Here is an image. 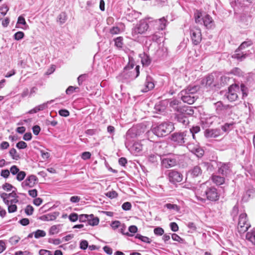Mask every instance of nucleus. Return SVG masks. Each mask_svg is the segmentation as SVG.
Listing matches in <instances>:
<instances>
[{"instance_id": "338daca9", "label": "nucleus", "mask_w": 255, "mask_h": 255, "mask_svg": "<svg viewBox=\"0 0 255 255\" xmlns=\"http://www.w3.org/2000/svg\"><path fill=\"white\" fill-rule=\"evenodd\" d=\"M110 33L112 34H119L120 32V29L118 26L113 27L110 29Z\"/></svg>"}, {"instance_id": "09e8293b", "label": "nucleus", "mask_w": 255, "mask_h": 255, "mask_svg": "<svg viewBox=\"0 0 255 255\" xmlns=\"http://www.w3.org/2000/svg\"><path fill=\"white\" fill-rule=\"evenodd\" d=\"M25 176L26 173L24 171H19L16 175V179L19 181H21L24 179V178L25 177Z\"/></svg>"}, {"instance_id": "2f4dec72", "label": "nucleus", "mask_w": 255, "mask_h": 255, "mask_svg": "<svg viewBox=\"0 0 255 255\" xmlns=\"http://www.w3.org/2000/svg\"><path fill=\"white\" fill-rule=\"evenodd\" d=\"M206 86L208 87L215 86L216 84L214 83V76L211 74L206 77L205 79Z\"/></svg>"}, {"instance_id": "f704fd0d", "label": "nucleus", "mask_w": 255, "mask_h": 255, "mask_svg": "<svg viewBox=\"0 0 255 255\" xmlns=\"http://www.w3.org/2000/svg\"><path fill=\"white\" fill-rule=\"evenodd\" d=\"M199 88L198 86H189L186 89L183 90V91L188 92L189 94L192 95H195L196 93L198 90Z\"/></svg>"}, {"instance_id": "dca6fc26", "label": "nucleus", "mask_w": 255, "mask_h": 255, "mask_svg": "<svg viewBox=\"0 0 255 255\" xmlns=\"http://www.w3.org/2000/svg\"><path fill=\"white\" fill-rule=\"evenodd\" d=\"M154 87V80L151 76L147 75L144 83V88L142 90L144 93L147 92L153 89Z\"/></svg>"}, {"instance_id": "5fc2aeb1", "label": "nucleus", "mask_w": 255, "mask_h": 255, "mask_svg": "<svg viewBox=\"0 0 255 255\" xmlns=\"http://www.w3.org/2000/svg\"><path fill=\"white\" fill-rule=\"evenodd\" d=\"M164 232V230L160 227H156L154 229V233L157 236H162Z\"/></svg>"}, {"instance_id": "8fccbe9b", "label": "nucleus", "mask_w": 255, "mask_h": 255, "mask_svg": "<svg viewBox=\"0 0 255 255\" xmlns=\"http://www.w3.org/2000/svg\"><path fill=\"white\" fill-rule=\"evenodd\" d=\"M68 218L71 222H74L78 220L79 216L77 213H73L69 215Z\"/></svg>"}, {"instance_id": "5701e85b", "label": "nucleus", "mask_w": 255, "mask_h": 255, "mask_svg": "<svg viewBox=\"0 0 255 255\" xmlns=\"http://www.w3.org/2000/svg\"><path fill=\"white\" fill-rule=\"evenodd\" d=\"M242 49L238 48L235 51V53L232 56V58L237 59V60L242 61L244 60L247 56V54L243 51Z\"/></svg>"}, {"instance_id": "9d476101", "label": "nucleus", "mask_w": 255, "mask_h": 255, "mask_svg": "<svg viewBox=\"0 0 255 255\" xmlns=\"http://www.w3.org/2000/svg\"><path fill=\"white\" fill-rule=\"evenodd\" d=\"M190 37L194 45H197L200 43L202 40L201 29L195 26H192L190 28Z\"/></svg>"}, {"instance_id": "c85d7f7f", "label": "nucleus", "mask_w": 255, "mask_h": 255, "mask_svg": "<svg viewBox=\"0 0 255 255\" xmlns=\"http://www.w3.org/2000/svg\"><path fill=\"white\" fill-rule=\"evenodd\" d=\"M88 221V225L92 226H97L99 223V219L98 217H95L93 214L90 215Z\"/></svg>"}, {"instance_id": "9b49d317", "label": "nucleus", "mask_w": 255, "mask_h": 255, "mask_svg": "<svg viewBox=\"0 0 255 255\" xmlns=\"http://www.w3.org/2000/svg\"><path fill=\"white\" fill-rule=\"evenodd\" d=\"M149 22L151 26L154 27L155 30H164L168 23L165 17L153 21H149Z\"/></svg>"}, {"instance_id": "20e7f679", "label": "nucleus", "mask_w": 255, "mask_h": 255, "mask_svg": "<svg viewBox=\"0 0 255 255\" xmlns=\"http://www.w3.org/2000/svg\"><path fill=\"white\" fill-rule=\"evenodd\" d=\"M173 128V125L171 123H163L154 128L152 133L156 136L161 137L168 134Z\"/></svg>"}, {"instance_id": "e2e57ef3", "label": "nucleus", "mask_w": 255, "mask_h": 255, "mask_svg": "<svg viewBox=\"0 0 255 255\" xmlns=\"http://www.w3.org/2000/svg\"><path fill=\"white\" fill-rule=\"evenodd\" d=\"M17 23L21 24H22V25L25 26V28L28 27V25L26 24V23L24 18L22 16H20L18 17V20H17Z\"/></svg>"}, {"instance_id": "393cba45", "label": "nucleus", "mask_w": 255, "mask_h": 255, "mask_svg": "<svg viewBox=\"0 0 255 255\" xmlns=\"http://www.w3.org/2000/svg\"><path fill=\"white\" fill-rule=\"evenodd\" d=\"M140 57L141 58V62L143 66L146 67L150 65L151 60L149 55L143 53L140 54Z\"/></svg>"}, {"instance_id": "0e129e2a", "label": "nucleus", "mask_w": 255, "mask_h": 255, "mask_svg": "<svg viewBox=\"0 0 255 255\" xmlns=\"http://www.w3.org/2000/svg\"><path fill=\"white\" fill-rule=\"evenodd\" d=\"M91 156L90 152L86 151L84 152L81 154V158L84 160L90 159Z\"/></svg>"}, {"instance_id": "13d9d810", "label": "nucleus", "mask_w": 255, "mask_h": 255, "mask_svg": "<svg viewBox=\"0 0 255 255\" xmlns=\"http://www.w3.org/2000/svg\"><path fill=\"white\" fill-rule=\"evenodd\" d=\"M34 209L31 205H27L25 209V212L27 215H31L33 214Z\"/></svg>"}, {"instance_id": "603ef678", "label": "nucleus", "mask_w": 255, "mask_h": 255, "mask_svg": "<svg viewBox=\"0 0 255 255\" xmlns=\"http://www.w3.org/2000/svg\"><path fill=\"white\" fill-rule=\"evenodd\" d=\"M90 217V215L81 214L79 216V220L80 222H86L88 221V219Z\"/></svg>"}, {"instance_id": "e433bc0d", "label": "nucleus", "mask_w": 255, "mask_h": 255, "mask_svg": "<svg viewBox=\"0 0 255 255\" xmlns=\"http://www.w3.org/2000/svg\"><path fill=\"white\" fill-rule=\"evenodd\" d=\"M34 238L36 239H39L40 238L44 237L46 234V232L41 230H37L34 232Z\"/></svg>"}, {"instance_id": "aec40b11", "label": "nucleus", "mask_w": 255, "mask_h": 255, "mask_svg": "<svg viewBox=\"0 0 255 255\" xmlns=\"http://www.w3.org/2000/svg\"><path fill=\"white\" fill-rule=\"evenodd\" d=\"M184 133H174L171 135V139L172 141L178 142V143H183L186 142Z\"/></svg>"}, {"instance_id": "412c9836", "label": "nucleus", "mask_w": 255, "mask_h": 255, "mask_svg": "<svg viewBox=\"0 0 255 255\" xmlns=\"http://www.w3.org/2000/svg\"><path fill=\"white\" fill-rule=\"evenodd\" d=\"M221 134L219 129H207L204 131V135L207 138H215Z\"/></svg>"}, {"instance_id": "de8ad7c7", "label": "nucleus", "mask_w": 255, "mask_h": 255, "mask_svg": "<svg viewBox=\"0 0 255 255\" xmlns=\"http://www.w3.org/2000/svg\"><path fill=\"white\" fill-rule=\"evenodd\" d=\"M9 154L12 158L14 159L17 160L19 156L18 153H17L16 150L14 148H12L9 151Z\"/></svg>"}, {"instance_id": "7ed1b4c3", "label": "nucleus", "mask_w": 255, "mask_h": 255, "mask_svg": "<svg viewBox=\"0 0 255 255\" xmlns=\"http://www.w3.org/2000/svg\"><path fill=\"white\" fill-rule=\"evenodd\" d=\"M246 89V86L243 84L241 85L240 87L237 84L232 85L229 87L228 92L225 96L229 101L234 102L237 100L239 94L241 92L243 94V97L247 96Z\"/></svg>"}, {"instance_id": "6e6552de", "label": "nucleus", "mask_w": 255, "mask_h": 255, "mask_svg": "<svg viewBox=\"0 0 255 255\" xmlns=\"http://www.w3.org/2000/svg\"><path fill=\"white\" fill-rule=\"evenodd\" d=\"M195 19L196 23H200L202 20L204 25L208 29L212 28L214 26V20L209 14H206L202 17V13L198 11L195 14Z\"/></svg>"}, {"instance_id": "58836bf2", "label": "nucleus", "mask_w": 255, "mask_h": 255, "mask_svg": "<svg viewBox=\"0 0 255 255\" xmlns=\"http://www.w3.org/2000/svg\"><path fill=\"white\" fill-rule=\"evenodd\" d=\"M135 238L136 239H138L140 240L141 241H142L144 243H150V239L148 237L143 236L141 235L140 234H136Z\"/></svg>"}, {"instance_id": "052dcab7", "label": "nucleus", "mask_w": 255, "mask_h": 255, "mask_svg": "<svg viewBox=\"0 0 255 255\" xmlns=\"http://www.w3.org/2000/svg\"><path fill=\"white\" fill-rule=\"evenodd\" d=\"M88 246V243L86 240H82L80 244V248L81 249L85 250Z\"/></svg>"}, {"instance_id": "864d4df0", "label": "nucleus", "mask_w": 255, "mask_h": 255, "mask_svg": "<svg viewBox=\"0 0 255 255\" xmlns=\"http://www.w3.org/2000/svg\"><path fill=\"white\" fill-rule=\"evenodd\" d=\"M231 72L234 75L238 76H241L243 75V72L242 70L240 68L237 67L233 69Z\"/></svg>"}, {"instance_id": "c756f323", "label": "nucleus", "mask_w": 255, "mask_h": 255, "mask_svg": "<svg viewBox=\"0 0 255 255\" xmlns=\"http://www.w3.org/2000/svg\"><path fill=\"white\" fill-rule=\"evenodd\" d=\"M234 122L230 123H226L221 126V129L224 132H228L234 128Z\"/></svg>"}, {"instance_id": "4c0bfd02", "label": "nucleus", "mask_w": 255, "mask_h": 255, "mask_svg": "<svg viewBox=\"0 0 255 255\" xmlns=\"http://www.w3.org/2000/svg\"><path fill=\"white\" fill-rule=\"evenodd\" d=\"M179 101L177 99H172L169 103L170 107L173 108L175 110L179 112V109L178 108V105L179 104Z\"/></svg>"}, {"instance_id": "6e6d98bb", "label": "nucleus", "mask_w": 255, "mask_h": 255, "mask_svg": "<svg viewBox=\"0 0 255 255\" xmlns=\"http://www.w3.org/2000/svg\"><path fill=\"white\" fill-rule=\"evenodd\" d=\"M24 33L22 31H18L14 35V37L15 40H19L21 39L24 37Z\"/></svg>"}, {"instance_id": "473e14b6", "label": "nucleus", "mask_w": 255, "mask_h": 255, "mask_svg": "<svg viewBox=\"0 0 255 255\" xmlns=\"http://www.w3.org/2000/svg\"><path fill=\"white\" fill-rule=\"evenodd\" d=\"M250 18L251 17L245 14L242 15L240 18L241 26L244 27L248 25L250 21Z\"/></svg>"}, {"instance_id": "a878e982", "label": "nucleus", "mask_w": 255, "mask_h": 255, "mask_svg": "<svg viewBox=\"0 0 255 255\" xmlns=\"http://www.w3.org/2000/svg\"><path fill=\"white\" fill-rule=\"evenodd\" d=\"M177 121L184 126L189 124V121L188 118L183 114H179L176 116Z\"/></svg>"}, {"instance_id": "cd10ccee", "label": "nucleus", "mask_w": 255, "mask_h": 255, "mask_svg": "<svg viewBox=\"0 0 255 255\" xmlns=\"http://www.w3.org/2000/svg\"><path fill=\"white\" fill-rule=\"evenodd\" d=\"M213 182L218 185L223 184L225 182V178L219 175H214L212 176Z\"/></svg>"}, {"instance_id": "3c124183", "label": "nucleus", "mask_w": 255, "mask_h": 255, "mask_svg": "<svg viewBox=\"0 0 255 255\" xmlns=\"http://www.w3.org/2000/svg\"><path fill=\"white\" fill-rule=\"evenodd\" d=\"M87 78L88 75L86 74H82L80 75L77 78L79 85H81L82 84L83 82Z\"/></svg>"}, {"instance_id": "0eeeda50", "label": "nucleus", "mask_w": 255, "mask_h": 255, "mask_svg": "<svg viewBox=\"0 0 255 255\" xmlns=\"http://www.w3.org/2000/svg\"><path fill=\"white\" fill-rule=\"evenodd\" d=\"M144 19L140 20L136 26L132 30V35L133 36H136L137 34H143L146 31L149 27V19Z\"/></svg>"}, {"instance_id": "f03ea898", "label": "nucleus", "mask_w": 255, "mask_h": 255, "mask_svg": "<svg viewBox=\"0 0 255 255\" xmlns=\"http://www.w3.org/2000/svg\"><path fill=\"white\" fill-rule=\"evenodd\" d=\"M0 197L4 203L7 206L8 213H12L17 211V207L16 204L18 202V197L14 190L8 194L1 193L0 194Z\"/></svg>"}, {"instance_id": "f257e3e1", "label": "nucleus", "mask_w": 255, "mask_h": 255, "mask_svg": "<svg viewBox=\"0 0 255 255\" xmlns=\"http://www.w3.org/2000/svg\"><path fill=\"white\" fill-rule=\"evenodd\" d=\"M210 183L209 181H206L195 189V197L198 201L204 202L206 199L211 201H216L219 199V194L217 189L214 186L209 187Z\"/></svg>"}, {"instance_id": "7c9ffc66", "label": "nucleus", "mask_w": 255, "mask_h": 255, "mask_svg": "<svg viewBox=\"0 0 255 255\" xmlns=\"http://www.w3.org/2000/svg\"><path fill=\"white\" fill-rule=\"evenodd\" d=\"M246 239L255 246V231L252 230L246 234Z\"/></svg>"}, {"instance_id": "6ab92c4d", "label": "nucleus", "mask_w": 255, "mask_h": 255, "mask_svg": "<svg viewBox=\"0 0 255 255\" xmlns=\"http://www.w3.org/2000/svg\"><path fill=\"white\" fill-rule=\"evenodd\" d=\"M193 144H188L189 150L193 154H195L198 157H201L204 153V150L200 147L198 144H195L194 146L192 147Z\"/></svg>"}, {"instance_id": "c03bdc74", "label": "nucleus", "mask_w": 255, "mask_h": 255, "mask_svg": "<svg viewBox=\"0 0 255 255\" xmlns=\"http://www.w3.org/2000/svg\"><path fill=\"white\" fill-rule=\"evenodd\" d=\"M8 10V8L7 6H2L0 7V19H2V17L4 16L7 11Z\"/></svg>"}, {"instance_id": "69168bd1", "label": "nucleus", "mask_w": 255, "mask_h": 255, "mask_svg": "<svg viewBox=\"0 0 255 255\" xmlns=\"http://www.w3.org/2000/svg\"><path fill=\"white\" fill-rule=\"evenodd\" d=\"M19 238L18 237H12L10 238L9 242L13 245H15L19 241Z\"/></svg>"}, {"instance_id": "39448f33", "label": "nucleus", "mask_w": 255, "mask_h": 255, "mask_svg": "<svg viewBox=\"0 0 255 255\" xmlns=\"http://www.w3.org/2000/svg\"><path fill=\"white\" fill-rule=\"evenodd\" d=\"M145 131V126L143 125L139 124L133 126L127 132L126 135V139L129 141L133 140L135 138L142 133H143Z\"/></svg>"}, {"instance_id": "a18cd8bd", "label": "nucleus", "mask_w": 255, "mask_h": 255, "mask_svg": "<svg viewBox=\"0 0 255 255\" xmlns=\"http://www.w3.org/2000/svg\"><path fill=\"white\" fill-rule=\"evenodd\" d=\"M253 44V42L251 40H248L243 42L240 46L239 47V48L243 50L245 48L249 47Z\"/></svg>"}, {"instance_id": "423d86ee", "label": "nucleus", "mask_w": 255, "mask_h": 255, "mask_svg": "<svg viewBox=\"0 0 255 255\" xmlns=\"http://www.w3.org/2000/svg\"><path fill=\"white\" fill-rule=\"evenodd\" d=\"M216 114L221 117L229 115L232 113V109L233 106L230 105H223L221 101H218L214 104Z\"/></svg>"}, {"instance_id": "4468645a", "label": "nucleus", "mask_w": 255, "mask_h": 255, "mask_svg": "<svg viewBox=\"0 0 255 255\" xmlns=\"http://www.w3.org/2000/svg\"><path fill=\"white\" fill-rule=\"evenodd\" d=\"M38 181V178L34 175H30L28 176L25 180L21 183V186L23 188L26 187L31 188L34 187Z\"/></svg>"}, {"instance_id": "1a4fd4ad", "label": "nucleus", "mask_w": 255, "mask_h": 255, "mask_svg": "<svg viewBox=\"0 0 255 255\" xmlns=\"http://www.w3.org/2000/svg\"><path fill=\"white\" fill-rule=\"evenodd\" d=\"M250 225L248 223L247 215L245 213L240 215L238 224V230L240 234L246 232L250 228Z\"/></svg>"}, {"instance_id": "37998d69", "label": "nucleus", "mask_w": 255, "mask_h": 255, "mask_svg": "<svg viewBox=\"0 0 255 255\" xmlns=\"http://www.w3.org/2000/svg\"><path fill=\"white\" fill-rule=\"evenodd\" d=\"M123 40L122 37H118L115 39V45L118 48H122L123 46Z\"/></svg>"}, {"instance_id": "680f3d73", "label": "nucleus", "mask_w": 255, "mask_h": 255, "mask_svg": "<svg viewBox=\"0 0 255 255\" xmlns=\"http://www.w3.org/2000/svg\"><path fill=\"white\" fill-rule=\"evenodd\" d=\"M9 171L12 174L15 175L19 171V169L16 165H12L10 167Z\"/></svg>"}, {"instance_id": "79ce46f5", "label": "nucleus", "mask_w": 255, "mask_h": 255, "mask_svg": "<svg viewBox=\"0 0 255 255\" xmlns=\"http://www.w3.org/2000/svg\"><path fill=\"white\" fill-rule=\"evenodd\" d=\"M165 207L167 209L170 210H174L177 211H178L180 209V208L176 204H172L170 203H167L165 205Z\"/></svg>"}, {"instance_id": "4d7b16f0", "label": "nucleus", "mask_w": 255, "mask_h": 255, "mask_svg": "<svg viewBox=\"0 0 255 255\" xmlns=\"http://www.w3.org/2000/svg\"><path fill=\"white\" fill-rule=\"evenodd\" d=\"M122 209L125 211H128L131 208V204L129 202H125L122 206Z\"/></svg>"}, {"instance_id": "b1692460", "label": "nucleus", "mask_w": 255, "mask_h": 255, "mask_svg": "<svg viewBox=\"0 0 255 255\" xmlns=\"http://www.w3.org/2000/svg\"><path fill=\"white\" fill-rule=\"evenodd\" d=\"M188 173L191 177H196L202 174V170L199 166L197 165L190 170Z\"/></svg>"}, {"instance_id": "2eb2a0df", "label": "nucleus", "mask_w": 255, "mask_h": 255, "mask_svg": "<svg viewBox=\"0 0 255 255\" xmlns=\"http://www.w3.org/2000/svg\"><path fill=\"white\" fill-rule=\"evenodd\" d=\"M142 144H126V147L130 152L134 155H139L141 154Z\"/></svg>"}, {"instance_id": "c9c22d12", "label": "nucleus", "mask_w": 255, "mask_h": 255, "mask_svg": "<svg viewBox=\"0 0 255 255\" xmlns=\"http://www.w3.org/2000/svg\"><path fill=\"white\" fill-rule=\"evenodd\" d=\"M67 15L65 12H61L57 17V21H58L60 24L65 23Z\"/></svg>"}, {"instance_id": "bb28decb", "label": "nucleus", "mask_w": 255, "mask_h": 255, "mask_svg": "<svg viewBox=\"0 0 255 255\" xmlns=\"http://www.w3.org/2000/svg\"><path fill=\"white\" fill-rule=\"evenodd\" d=\"M200 131V128L199 126H193L190 129V133L192 134V137L196 141H197V139L199 138L198 133Z\"/></svg>"}, {"instance_id": "bf43d9fd", "label": "nucleus", "mask_w": 255, "mask_h": 255, "mask_svg": "<svg viewBox=\"0 0 255 255\" xmlns=\"http://www.w3.org/2000/svg\"><path fill=\"white\" fill-rule=\"evenodd\" d=\"M59 114L62 117H67L69 116V112L66 109L60 110L58 112Z\"/></svg>"}, {"instance_id": "f8f14e48", "label": "nucleus", "mask_w": 255, "mask_h": 255, "mask_svg": "<svg viewBox=\"0 0 255 255\" xmlns=\"http://www.w3.org/2000/svg\"><path fill=\"white\" fill-rule=\"evenodd\" d=\"M169 181L173 183L181 182L183 179V175L177 171L169 170L167 172Z\"/></svg>"}, {"instance_id": "4be33fe9", "label": "nucleus", "mask_w": 255, "mask_h": 255, "mask_svg": "<svg viewBox=\"0 0 255 255\" xmlns=\"http://www.w3.org/2000/svg\"><path fill=\"white\" fill-rule=\"evenodd\" d=\"M59 215V212H54L53 213L43 215L39 217V219L43 221H54L57 218Z\"/></svg>"}, {"instance_id": "a211bd4d", "label": "nucleus", "mask_w": 255, "mask_h": 255, "mask_svg": "<svg viewBox=\"0 0 255 255\" xmlns=\"http://www.w3.org/2000/svg\"><path fill=\"white\" fill-rule=\"evenodd\" d=\"M218 173L223 176H227L231 172L230 166L229 163H220L218 165Z\"/></svg>"}, {"instance_id": "f3484780", "label": "nucleus", "mask_w": 255, "mask_h": 255, "mask_svg": "<svg viewBox=\"0 0 255 255\" xmlns=\"http://www.w3.org/2000/svg\"><path fill=\"white\" fill-rule=\"evenodd\" d=\"M177 161L175 158L172 157L164 158L162 159V166L165 168H169L175 166Z\"/></svg>"}, {"instance_id": "72a5a7b5", "label": "nucleus", "mask_w": 255, "mask_h": 255, "mask_svg": "<svg viewBox=\"0 0 255 255\" xmlns=\"http://www.w3.org/2000/svg\"><path fill=\"white\" fill-rule=\"evenodd\" d=\"M62 225L58 224L51 226L49 230V233L54 235L58 233L61 229Z\"/></svg>"}, {"instance_id": "774afa93", "label": "nucleus", "mask_w": 255, "mask_h": 255, "mask_svg": "<svg viewBox=\"0 0 255 255\" xmlns=\"http://www.w3.org/2000/svg\"><path fill=\"white\" fill-rule=\"evenodd\" d=\"M39 255H52L51 252L46 250H40L39 252Z\"/></svg>"}, {"instance_id": "ddd939ff", "label": "nucleus", "mask_w": 255, "mask_h": 255, "mask_svg": "<svg viewBox=\"0 0 255 255\" xmlns=\"http://www.w3.org/2000/svg\"><path fill=\"white\" fill-rule=\"evenodd\" d=\"M179 95L183 102L190 105L193 104L197 99L196 95H192L183 90L180 92Z\"/></svg>"}, {"instance_id": "a19ab883", "label": "nucleus", "mask_w": 255, "mask_h": 255, "mask_svg": "<svg viewBox=\"0 0 255 255\" xmlns=\"http://www.w3.org/2000/svg\"><path fill=\"white\" fill-rule=\"evenodd\" d=\"M2 188L6 191H10L13 189L16 190V188L14 186H13L11 184L8 183H5L4 184H3L2 185Z\"/></svg>"}, {"instance_id": "49530a36", "label": "nucleus", "mask_w": 255, "mask_h": 255, "mask_svg": "<svg viewBox=\"0 0 255 255\" xmlns=\"http://www.w3.org/2000/svg\"><path fill=\"white\" fill-rule=\"evenodd\" d=\"M106 196L111 199H114L118 197V193L115 191H111L107 192L105 194Z\"/></svg>"}, {"instance_id": "ea45409f", "label": "nucleus", "mask_w": 255, "mask_h": 255, "mask_svg": "<svg viewBox=\"0 0 255 255\" xmlns=\"http://www.w3.org/2000/svg\"><path fill=\"white\" fill-rule=\"evenodd\" d=\"M53 102V100H51L50 101H47L46 103H43L42 104L36 106L37 108V110L39 111H43L46 109L48 107V104L51 103Z\"/></svg>"}]
</instances>
